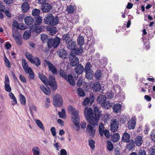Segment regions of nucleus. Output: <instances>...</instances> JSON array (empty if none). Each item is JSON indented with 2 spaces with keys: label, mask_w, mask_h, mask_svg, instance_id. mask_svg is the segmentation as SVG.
Masks as SVG:
<instances>
[{
  "label": "nucleus",
  "mask_w": 155,
  "mask_h": 155,
  "mask_svg": "<svg viewBox=\"0 0 155 155\" xmlns=\"http://www.w3.org/2000/svg\"><path fill=\"white\" fill-rule=\"evenodd\" d=\"M9 96L13 100V101L15 102V104H17V101L14 94L12 93H10L9 94Z\"/></svg>",
  "instance_id": "4d7b16f0"
},
{
  "label": "nucleus",
  "mask_w": 155,
  "mask_h": 155,
  "mask_svg": "<svg viewBox=\"0 0 155 155\" xmlns=\"http://www.w3.org/2000/svg\"><path fill=\"white\" fill-rule=\"evenodd\" d=\"M19 97L21 104L23 105H24L26 102L25 97L23 95L21 94L19 95Z\"/></svg>",
  "instance_id": "09e8293b"
},
{
  "label": "nucleus",
  "mask_w": 155,
  "mask_h": 155,
  "mask_svg": "<svg viewBox=\"0 0 155 155\" xmlns=\"http://www.w3.org/2000/svg\"><path fill=\"white\" fill-rule=\"evenodd\" d=\"M104 127L103 125V124L101 123L99 127V134L101 136H102L104 135V131L105 130H104Z\"/></svg>",
  "instance_id": "72a5a7b5"
},
{
  "label": "nucleus",
  "mask_w": 155,
  "mask_h": 155,
  "mask_svg": "<svg viewBox=\"0 0 155 155\" xmlns=\"http://www.w3.org/2000/svg\"><path fill=\"white\" fill-rule=\"evenodd\" d=\"M95 141L93 140H89V144L91 148L94 149L95 147Z\"/></svg>",
  "instance_id": "603ef678"
},
{
  "label": "nucleus",
  "mask_w": 155,
  "mask_h": 155,
  "mask_svg": "<svg viewBox=\"0 0 155 155\" xmlns=\"http://www.w3.org/2000/svg\"><path fill=\"white\" fill-rule=\"evenodd\" d=\"M129 144L127 146V148L129 150H131L134 147L135 145V142L134 140H130L129 141Z\"/></svg>",
  "instance_id": "7c9ffc66"
},
{
  "label": "nucleus",
  "mask_w": 155,
  "mask_h": 155,
  "mask_svg": "<svg viewBox=\"0 0 155 155\" xmlns=\"http://www.w3.org/2000/svg\"><path fill=\"white\" fill-rule=\"evenodd\" d=\"M74 9L71 5H70L67 7V10L68 13L72 14L73 13Z\"/></svg>",
  "instance_id": "a18cd8bd"
},
{
  "label": "nucleus",
  "mask_w": 155,
  "mask_h": 155,
  "mask_svg": "<svg viewBox=\"0 0 155 155\" xmlns=\"http://www.w3.org/2000/svg\"><path fill=\"white\" fill-rule=\"evenodd\" d=\"M65 80L68 81L70 84L72 86L75 85V82L74 78H64Z\"/></svg>",
  "instance_id": "8fccbe9b"
},
{
  "label": "nucleus",
  "mask_w": 155,
  "mask_h": 155,
  "mask_svg": "<svg viewBox=\"0 0 155 155\" xmlns=\"http://www.w3.org/2000/svg\"><path fill=\"white\" fill-rule=\"evenodd\" d=\"M71 62L70 64L73 67L75 66L79 62V59L78 57L75 56L73 57Z\"/></svg>",
  "instance_id": "393cba45"
},
{
  "label": "nucleus",
  "mask_w": 155,
  "mask_h": 155,
  "mask_svg": "<svg viewBox=\"0 0 155 155\" xmlns=\"http://www.w3.org/2000/svg\"><path fill=\"white\" fill-rule=\"evenodd\" d=\"M4 83L5 84V90L9 92H10L11 90V88L9 85L10 82L9 78H5Z\"/></svg>",
  "instance_id": "4be33fe9"
},
{
  "label": "nucleus",
  "mask_w": 155,
  "mask_h": 155,
  "mask_svg": "<svg viewBox=\"0 0 155 155\" xmlns=\"http://www.w3.org/2000/svg\"><path fill=\"white\" fill-rule=\"evenodd\" d=\"M42 21V18L40 16L38 17L35 21L34 25H39Z\"/></svg>",
  "instance_id": "de8ad7c7"
},
{
  "label": "nucleus",
  "mask_w": 155,
  "mask_h": 155,
  "mask_svg": "<svg viewBox=\"0 0 155 155\" xmlns=\"http://www.w3.org/2000/svg\"><path fill=\"white\" fill-rule=\"evenodd\" d=\"M4 61L6 66L8 68H10V64L9 60L6 57H5Z\"/></svg>",
  "instance_id": "e2e57ef3"
},
{
  "label": "nucleus",
  "mask_w": 155,
  "mask_h": 155,
  "mask_svg": "<svg viewBox=\"0 0 155 155\" xmlns=\"http://www.w3.org/2000/svg\"><path fill=\"white\" fill-rule=\"evenodd\" d=\"M45 63L48 64L49 70L52 74H56L57 71L55 67L49 61L45 60Z\"/></svg>",
  "instance_id": "9b49d317"
},
{
  "label": "nucleus",
  "mask_w": 155,
  "mask_h": 155,
  "mask_svg": "<svg viewBox=\"0 0 155 155\" xmlns=\"http://www.w3.org/2000/svg\"><path fill=\"white\" fill-rule=\"evenodd\" d=\"M121 105L119 103H117L114 105L113 109V112L115 113L119 112L121 111Z\"/></svg>",
  "instance_id": "a878e982"
},
{
  "label": "nucleus",
  "mask_w": 155,
  "mask_h": 155,
  "mask_svg": "<svg viewBox=\"0 0 155 155\" xmlns=\"http://www.w3.org/2000/svg\"><path fill=\"white\" fill-rule=\"evenodd\" d=\"M92 65L89 62H88L86 64L85 67V71H89L92 70L91 69Z\"/></svg>",
  "instance_id": "3c124183"
},
{
  "label": "nucleus",
  "mask_w": 155,
  "mask_h": 155,
  "mask_svg": "<svg viewBox=\"0 0 155 155\" xmlns=\"http://www.w3.org/2000/svg\"><path fill=\"white\" fill-rule=\"evenodd\" d=\"M41 7V10L44 12H49L52 8L50 4L48 3L42 5Z\"/></svg>",
  "instance_id": "4468645a"
},
{
  "label": "nucleus",
  "mask_w": 155,
  "mask_h": 155,
  "mask_svg": "<svg viewBox=\"0 0 155 155\" xmlns=\"http://www.w3.org/2000/svg\"><path fill=\"white\" fill-rule=\"evenodd\" d=\"M77 42L80 45H83L84 42V38L83 36H80L78 38Z\"/></svg>",
  "instance_id": "79ce46f5"
},
{
  "label": "nucleus",
  "mask_w": 155,
  "mask_h": 155,
  "mask_svg": "<svg viewBox=\"0 0 155 155\" xmlns=\"http://www.w3.org/2000/svg\"><path fill=\"white\" fill-rule=\"evenodd\" d=\"M101 74L102 73L101 71L97 70L95 74V78H100L102 76Z\"/></svg>",
  "instance_id": "6e6d98bb"
},
{
  "label": "nucleus",
  "mask_w": 155,
  "mask_h": 155,
  "mask_svg": "<svg viewBox=\"0 0 155 155\" xmlns=\"http://www.w3.org/2000/svg\"><path fill=\"white\" fill-rule=\"evenodd\" d=\"M127 118L125 116H121L120 117V121L123 124L125 123L126 121Z\"/></svg>",
  "instance_id": "0e129e2a"
},
{
  "label": "nucleus",
  "mask_w": 155,
  "mask_h": 155,
  "mask_svg": "<svg viewBox=\"0 0 155 155\" xmlns=\"http://www.w3.org/2000/svg\"><path fill=\"white\" fill-rule=\"evenodd\" d=\"M77 92L78 96L80 97H84L85 93L83 90L80 87H79L77 89Z\"/></svg>",
  "instance_id": "ea45409f"
},
{
  "label": "nucleus",
  "mask_w": 155,
  "mask_h": 155,
  "mask_svg": "<svg viewBox=\"0 0 155 155\" xmlns=\"http://www.w3.org/2000/svg\"><path fill=\"white\" fill-rule=\"evenodd\" d=\"M19 25L17 21H14L13 22L12 24L13 28H14V27L18 28Z\"/></svg>",
  "instance_id": "338daca9"
},
{
  "label": "nucleus",
  "mask_w": 155,
  "mask_h": 155,
  "mask_svg": "<svg viewBox=\"0 0 155 155\" xmlns=\"http://www.w3.org/2000/svg\"><path fill=\"white\" fill-rule=\"evenodd\" d=\"M86 73L85 78H92L94 74V72L93 70L85 71Z\"/></svg>",
  "instance_id": "58836bf2"
},
{
  "label": "nucleus",
  "mask_w": 155,
  "mask_h": 155,
  "mask_svg": "<svg viewBox=\"0 0 155 155\" xmlns=\"http://www.w3.org/2000/svg\"><path fill=\"white\" fill-rule=\"evenodd\" d=\"M130 135L127 133H125L123 135L122 138V140L123 142H129L130 139Z\"/></svg>",
  "instance_id": "c85d7f7f"
},
{
  "label": "nucleus",
  "mask_w": 155,
  "mask_h": 155,
  "mask_svg": "<svg viewBox=\"0 0 155 155\" xmlns=\"http://www.w3.org/2000/svg\"><path fill=\"white\" fill-rule=\"evenodd\" d=\"M110 130L113 132H116L118 129L119 123L116 119L111 121L110 123Z\"/></svg>",
  "instance_id": "9d476101"
},
{
  "label": "nucleus",
  "mask_w": 155,
  "mask_h": 155,
  "mask_svg": "<svg viewBox=\"0 0 155 155\" xmlns=\"http://www.w3.org/2000/svg\"><path fill=\"white\" fill-rule=\"evenodd\" d=\"M76 42L72 39H70L67 43L68 48L70 50L74 49L76 46Z\"/></svg>",
  "instance_id": "f3484780"
},
{
  "label": "nucleus",
  "mask_w": 155,
  "mask_h": 155,
  "mask_svg": "<svg viewBox=\"0 0 155 155\" xmlns=\"http://www.w3.org/2000/svg\"><path fill=\"white\" fill-rule=\"evenodd\" d=\"M29 109L31 114L32 116L33 115V113L34 111L35 112L37 111V109L35 105H33L31 106H30Z\"/></svg>",
  "instance_id": "c03bdc74"
},
{
  "label": "nucleus",
  "mask_w": 155,
  "mask_h": 155,
  "mask_svg": "<svg viewBox=\"0 0 155 155\" xmlns=\"http://www.w3.org/2000/svg\"><path fill=\"white\" fill-rule=\"evenodd\" d=\"M134 142L136 146H140L143 143L142 137L141 136H137L135 138Z\"/></svg>",
  "instance_id": "5701e85b"
},
{
  "label": "nucleus",
  "mask_w": 155,
  "mask_h": 155,
  "mask_svg": "<svg viewBox=\"0 0 155 155\" xmlns=\"http://www.w3.org/2000/svg\"><path fill=\"white\" fill-rule=\"evenodd\" d=\"M25 22L27 25H29L33 23L34 19L31 16H27L25 18Z\"/></svg>",
  "instance_id": "b1692460"
},
{
  "label": "nucleus",
  "mask_w": 155,
  "mask_h": 155,
  "mask_svg": "<svg viewBox=\"0 0 155 155\" xmlns=\"http://www.w3.org/2000/svg\"><path fill=\"white\" fill-rule=\"evenodd\" d=\"M70 35L68 34H66L63 35V39L64 41H65L66 42L70 38Z\"/></svg>",
  "instance_id": "13d9d810"
},
{
  "label": "nucleus",
  "mask_w": 155,
  "mask_h": 155,
  "mask_svg": "<svg viewBox=\"0 0 155 155\" xmlns=\"http://www.w3.org/2000/svg\"><path fill=\"white\" fill-rule=\"evenodd\" d=\"M107 98H113V97L114 96V93L112 92H111L108 93L107 94Z\"/></svg>",
  "instance_id": "774afa93"
},
{
  "label": "nucleus",
  "mask_w": 155,
  "mask_h": 155,
  "mask_svg": "<svg viewBox=\"0 0 155 155\" xmlns=\"http://www.w3.org/2000/svg\"><path fill=\"white\" fill-rule=\"evenodd\" d=\"M44 21L45 24L54 26L58 24L59 19L58 16L54 17L52 14H49L45 17Z\"/></svg>",
  "instance_id": "7ed1b4c3"
},
{
  "label": "nucleus",
  "mask_w": 155,
  "mask_h": 155,
  "mask_svg": "<svg viewBox=\"0 0 155 155\" xmlns=\"http://www.w3.org/2000/svg\"><path fill=\"white\" fill-rule=\"evenodd\" d=\"M40 12V10L36 8L34 9L32 12V14L34 16H38L39 15Z\"/></svg>",
  "instance_id": "49530a36"
},
{
  "label": "nucleus",
  "mask_w": 155,
  "mask_h": 155,
  "mask_svg": "<svg viewBox=\"0 0 155 155\" xmlns=\"http://www.w3.org/2000/svg\"><path fill=\"white\" fill-rule=\"evenodd\" d=\"M83 48H74L71 51V57L75 56V55H78L81 53L83 52Z\"/></svg>",
  "instance_id": "f8f14e48"
},
{
  "label": "nucleus",
  "mask_w": 155,
  "mask_h": 155,
  "mask_svg": "<svg viewBox=\"0 0 155 155\" xmlns=\"http://www.w3.org/2000/svg\"><path fill=\"white\" fill-rule=\"evenodd\" d=\"M22 11L23 13H26L29 10L30 7L29 4L27 2H24L22 4L21 6Z\"/></svg>",
  "instance_id": "6ab92c4d"
},
{
  "label": "nucleus",
  "mask_w": 155,
  "mask_h": 155,
  "mask_svg": "<svg viewBox=\"0 0 155 155\" xmlns=\"http://www.w3.org/2000/svg\"><path fill=\"white\" fill-rule=\"evenodd\" d=\"M63 104V100L61 95L57 94L53 97V104L56 107H60Z\"/></svg>",
  "instance_id": "6e6552de"
},
{
  "label": "nucleus",
  "mask_w": 155,
  "mask_h": 155,
  "mask_svg": "<svg viewBox=\"0 0 155 155\" xmlns=\"http://www.w3.org/2000/svg\"><path fill=\"white\" fill-rule=\"evenodd\" d=\"M5 9V7L4 3L0 2V11L3 12Z\"/></svg>",
  "instance_id": "052dcab7"
},
{
  "label": "nucleus",
  "mask_w": 155,
  "mask_h": 155,
  "mask_svg": "<svg viewBox=\"0 0 155 155\" xmlns=\"http://www.w3.org/2000/svg\"><path fill=\"white\" fill-rule=\"evenodd\" d=\"M92 88L94 91L95 92H99L101 88L100 84L98 82H95L93 84Z\"/></svg>",
  "instance_id": "aec40b11"
},
{
  "label": "nucleus",
  "mask_w": 155,
  "mask_h": 155,
  "mask_svg": "<svg viewBox=\"0 0 155 155\" xmlns=\"http://www.w3.org/2000/svg\"><path fill=\"white\" fill-rule=\"evenodd\" d=\"M12 36L15 40L18 38H21V36L18 34L17 31V30H13L12 32Z\"/></svg>",
  "instance_id": "c9c22d12"
},
{
  "label": "nucleus",
  "mask_w": 155,
  "mask_h": 155,
  "mask_svg": "<svg viewBox=\"0 0 155 155\" xmlns=\"http://www.w3.org/2000/svg\"><path fill=\"white\" fill-rule=\"evenodd\" d=\"M40 88L41 90L46 94L48 95H49L51 94L50 90L49 88H47L45 87L42 85L40 86Z\"/></svg>",
  "instance_id": "cd10ccee"
},
{
  "label": "nucleus",
  "mask_w": 155,
  "mask_h": 155,
  "mask_svg": "<svg viewBox=\"0 0 155 155\" xmlns=\"http://www.w3.org/2000/svg\"><path fill=\"white\" fill-rule=\"evenodd\" d=\"M30 30L31 31H34L36 33H39L42 30L41 27L39 25H34L30 27Z\"/></svg>",
  "instance_id": "a211bd4d"
},
{
  "label": "nucleus",
  "mask_w": 155,
  "mask_h": 155,
  "mask_svg": "<svg viewBox=\"0 0 155 155\" xmlns=\"http://www.w3.org/2000/svg\"><path fill=\"white\" fill-rule=\"evenodd\" d=\"M107 149L109 151L112 150L113 148V143L110 141L108 140L107 141Z\"/></svg>",
  "instance_id": "37998d69"
},
{
  "label": "nucleus",
  "mask_w": 155,
  "mask_h": 155,
  "mask_svg": "<svg viewBox=\"0 0 155 155\" xmlns=\"http://www.w3.org/2000/svg\"><path fill=\"white\" fill-rule=\"evenodd\" d=\"M86 130L92 137H94L95 133V130L94 129V127L91 124L87 125Z\"/></svg>",
  "instance_id": "ddd939ff"
},
{
  "label": "nucleus",
  "mask_w": 155,
  "mask_h": 155,
  "mask_svg": "<svg viewBox=\"0 0 155 155\" xmlns=\"http://www.w3.org/2000/svg\"><path fill=\"white\" fill-rule=\"evenodd\" d=\"M25 56L31 63L35 64L36 66H38L41 64V61L39 58L38 57L34 58L31 54L26 52Z\"/></svg>",
  "instance_id": "423d86ee"
},
{
  "label": "nucleus",
  "mask_w": 155,
  "mask_h": 155,
  "mask_svg": "<svg viewBox=\"0 0 155 155\" xmlns=\"http://www.w3.org/2000/svg\"><path fill=\"white\" fill-rule=\"evenodd\" d=\"M59 74L60 76L62 78H67V74L64 71L61 69L59 71Z\"/></svg>",
  "instance_id": "a19ab883"
},
{
  "label": "nucleus",
  "mask_w": 155,
  "mask_h": 155,
  "mask_svg": "<svg viewBox=\"0 0 155 155\" xmlns=\"http://www.w3.org/2000/svg\"><path fill=\"white\" fill-rule=\"evenodd\" d=\"M138 155H147L145 150L143 149H140L138 151Z\"/></svg>",
  "instance_id": "864d4df0"
},
{
  "label": "nucleus",
  "mask_w": 155,
  "mask_h": 155,
  "mask_svg": "<svg viewBox=\"0 0 155 155\" xmlns=\"http://www.w3.org/2000/svg\"><path fill=\"white\" fill-rule=\"evenodd\" d=\"M104 134L105 136L107 138H108L110 137V134L109 130H105L104 131Z\"/></svg>",
  "instance_id": "680f3d73"
},
{
  "label": "nucleus",
  "mask_w": 155,
  "mask_h": 155,
  "mask_svg": "<svg viewBox=\"0 0 155 155\" xmlns=\"http://www.w3.org/2000/svg\"><path fill=\"white\" fill-rule=\"evenodd\" d=\"M58 114L59 117L62 118H65L66 117L65 110L62 109L61 110V112L59 111Z\"/></svg>",
  "instance_id": "e433bc0d"
},
{
  "label": "nucleus",
  "mask_w": 155,
  "mask_h": 155,
  "mask_svg": "<svg viewBox=\"0 0 155 155\" xmlns=\"http://www.w3.org/2000/svg\"><path fill=\"white\" fill-rule=\"evenodd\" d=\"M57 53L61 58L63 59L66 58L67 55L66 51L63 49H60L58 51Z\"/></svg>",
  "instance_id": "412c9836"
},
{
  "label": "nucleus",
  "mask_w": 155,
  "mask_h": 155,
  "mask_svg": "<svg viewBox=\"0 0 155 155\" xmlns=\"http://www.w3.org/2000/svg\"><path fill=\"white\" fill-rule=\"evenodd\" d=\"M35 122L40 129H42L43 131L45 130V129L43 125L40 120L36 119L35 120Z\"/></svg>",
  "instance_id": "f704fd0d"
},
{
  "label": "nucleus",
  "mask_w": 155,
  "mask_h": 155,
  "mask_svg": "<svg viewBox=\"0 0 155 155\" xmlns=\"http://www.w3.org/2000/svg\"><path fill=\"white\" fill-rule=\"evenodd\" d=\"M31 36V32L30 31H26L23 35V37L24 39L27 40Z\"/></svg>",
  "instance_id": "473e14b6"
},
{
  "label": "nucleus",
  "mask_w": 155,
  "mask_h": 155,
  "mask_svg": "<svg viewBox=\"0 0 155 155\" xmlns=\"http://www.w3.org/2000/svg\"><path fill=\"white\" fill-rule=\"evenodd\" d=\"M149 155H155V149L153 147H151L149 152Z\"/></svg>",
  "instance_id": "5fc2aeb1"
},
{
  "label": "nucleus",
  "mask_w": 155,
  "mask_h": 155,
  "mask_svg": "<svg viewBox=\"0 0 155 155\" xmlns=\"http://www.w3.org/2000/svg\"><path fill=\"white\" fill-rule=\"evenodd\" d=\"M84 116L90 124L93 126H96L98 124V121L100 119L101 114L97 107L94 108L93 112L90 108L86 107L84 110Z\"/></svg>",
  "instance_id": "f257e3e1"
},
{
  "label": "nucleus",
  "mask_w": 155,
  "mask_h": 155,
  "mask_svg": "<svg viewBox=\"0 0 155 155\" xmlns=\"http://www.w3.org/2000/svg\"><path fill=\"white\" fill-rule=\"evenodd\" d=\"M83 67L81 64H78L75 68V70L77 74L79 75L84 70Z\"/></svg>",
  "instance_id": "bb28decb"
},
{
  "label": "nucleus",
  "mask_w": 155,
  "mask_h": 155,
  "mask_svg": "<svg viewBox=\"0 0 155 155\" xmlns=\"http://www.w3.org/2000/svg\"><path fill=\"white\" fill-rule=\"evenodd\" d=\"M69 111L72 113L71 117L74 124L77 127H79L80 117L78 115V112L71 106H69L68 107Z\"/></svg>",
  "instance_id": "f03ea898"
},
{
  "label": "nucleus",
  "mask_w": 155,
  "mask_h": 155,
  "mask_svg": "<svg viewBox=\"0 0 155 155\" xmlns=\"http://www.w3.org/2000/svg\"><path fill=\"white\" fill-rule=\"evenodd\" d=\"M32 151L34 155H39L40 154V150L38 147H34L32 148Z\"/></svg>",
  "instance_id": "4c0bfd02"
},
{
  "label": "nucleus",
  "mask_w": 155,
  "mask_h": 155,
  "mask_svg": "<svg viewBox=\"0 0 155 155\" xmlns=\"http://www.w3.org/2000/svg\"><path fill=\"white\" fill-rule=\"evenodd\" d=\"M151 138L154 141H155V130H152L150 134Z\"/></svg>",
  "instance_id": "69168bd1"
},
{
  "label": "nucleus",
  "mask_w": 155,
  "mask_h": 155,
  "mask_svg": "<svg viewBox=\"0 0 155 155\" xmlns=\"http://www.w3.org/2000/svg\"><path fill=\"white\" fill-rule=\"evenodd\" d=\"M51 131L52 135L55 136L56 135V129L54 127H52L51 128Z\"/></svg>",
  "instance_id": "bf43d9fd"
},
{
  "label": "nucleus",
  "mask_w": 155,
  "mask_h": 155,
  "mask_svg": "<svg viewBox=\"0 0 155 155\" xmlns=\"http://www.w3.org/2000/svg\"><path fill=\"white\" fill-rule=\"evenodd\" d=\"M112 141L114 142H116L120 139L119 134L117 133L114 134L111 137Z\"/></svg>",
  "instance_id": "c756f323"
},
{
  "label": "nucleus",
  "mask_w": 155,
  "mask_h": 155,
  "mask_svg": "<svg viewBox=\"0 0 155 155\" xmlns=\"http://www.w3.org/2000/svg\"><path fill=\"white\" fill-rule=\"evenodd\" d=\"M106 97L104 95H100L97 98L98 103L100 104L102 106L105 108L108 109L112 106L109 101L107 100Z\"/></svg>",
  "instance_id": "39448f33"
},
{
  "label": "nucleus",
  "mask_w": 155,
  "mask_h": 155,
  "mask_svg": "<svg viewBox=\"0 0 155 155\" xmlns=\"http://www.w3.org/2000/svg\"><path fill=\"white\" fill-rule=\"evenodd\" d=\"M94 101V96L93 95H91L90 97V98L87 97L85 99L84 101L83 102V105H86L90 103V104L93 103Z\"/></svg>",
  "instance_id": "dca6fc26"
},
{
  "label": "nucleus",
  "mask_w": 155,
  "mask_h": 155,
  "mask_svg": "<svg viewBox=\"0 0 155 155\" xmlns=\"http://www.w3.org/2000/svg\"><path fill=\"white\" fill-rule=\"evenodd\" d=\"M22 66L26 73L29 74V78L34 77L33 72L31 68L28 66V64L25 60L23 59L22 60Z\"/></svg>",
  "instance_id": "0eeeda50"
},
{
  "label": "nucleus",
  "mask_w": 155,
  "mask_h": 155,
  "mask_svg": "<svg viewBox=\"0 0 155 155\" xmlns=\"http://www.w3.org/2000/svg\"><path fill=\"white\" fill-rule=\"evenodd\" d=\"M42 82L46 85H49L53 91L56 90L58 88L55 78H40Z\"/></svg>",
  "instance_id": "20e7f679"
},
{
  "label": "nucleus",
  "mask_w": 155,
  "mask_h": 155,
  "mask_svg": "<svg viewBox=\"0 0 155 155\" xmlns=\"http://www.w3.org/2000/svg\"><path fill=\"white\" fill-rule=\"evenodd\" d=\"M136 118L135 117H132V119L128 122L127 127L130 129H134L136 125Z\"/></svg>",
  "instance_id": "2eb2a0df"
},
{
  "label": "nucleus",
  "mask_w": 155,
  "mask_h": 155,
  "mask_svg": "<svg viewBox=\"0 0 155 155\" xmlns=\"http://www.w3.org/2000/svg\"><path fill=\"white\" fill-rule=\"evenodd\" d=\"M47 30L48 31H49L50 34L51 35H53L55 34L57 31L56 28L54 27L48 28H47Z\"/></svg>",
  "instance_id": "2f4dec72"
},
{
  "label": "nucleus",
  "mask_w": 155,
  "mask_h": 155,
  "mask_svg": "<svg viewBox=\"0 0 155 155\" xmlns=\"http://www.w3.org/2000/svg\"><path fill=\"white\" fill-rule=\"evenodd\" d=\"M60 41V38L58 37H56L53 39H49L48 43V47L49 48H51L52 47L54 48H56L59 45Z\"/></svg>",
  "instance_id": "1a4fd4ad"
}]
</instances>
